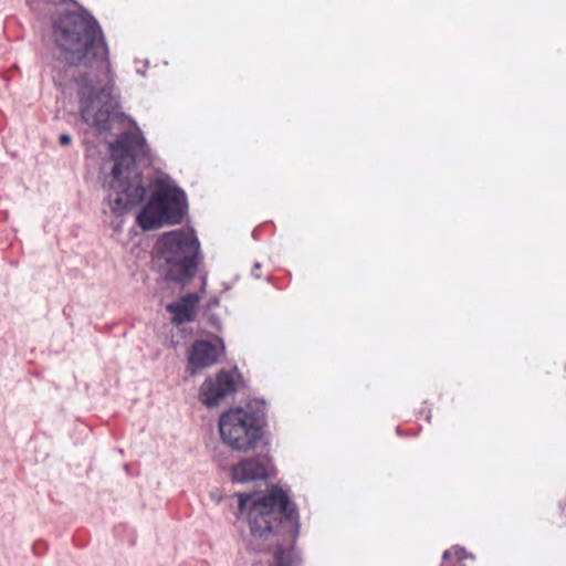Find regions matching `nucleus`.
I'll use <instances>...</instances> for the list:
<instances>
[{
	"instance_id": "f257e3e1",
	"label": "nucleus",
	"mask_w": 566,
	"mask_h": 566,
	"mask_svg": "<svg viewBox=\"0 0 566 566\" xmlns=\"http://www.w3.org/2000/svg\"><path fill=\"white\" fill-rule=\"evenodd\" d=\"M52 36L67 64L54 69L55 85L76 83L82 119L99 133L109 130L111 122L124 114L117 113L109 52L99 23L85 10L64 12L53 20Z\"/></svg>"
},
{
	"instance_id": "f03ea898",
	"label": "nucleus",
	"mask_w": 566,
	"mask_h": 566,
	"mask_svg": "<svg viewBox=\"0 0 566 566\" xmlns=\"http://www.w3.org/2000/svg\"><path fill=\"white\" fill-rule=\"evenodd\" d=\"M114 166L105 181V201L111 213L122 216L139 205L149 190L150 199L137 216L144 231L182 220L187 209L186 193L169 177L146 182L138 164L150 160V150L140 129L124 132L109 145Z\"/></svg>"
},
{
	"instance_id": "7ed1b4c3",
	"label": "nucleus",
	"mask_w": 566,
	"mask_h": 566,
	"mask_svg": "<svg viewBox=\"0 0 566 566\" xmlns=\"http://www.w3.org/2000/svg\"><path fill=\"white\" fill-rule=\"evenodd\" d=\"M239 507L237 527L244 534L248 527L251 537L248 547L263 549L253 542L275 539L274 565L258 560L251 566H292L294 563L293 544L300 533V516L290 494H238Z\"/></svg>"
},
{
	"instance_id": "20e7f679",
	"label": "nucleus",
	"mask_w": 566,
	"mask_h": 566,
	"mask_svg": "<svg viewBox=\"0 0 566 566\" xmlns=\"http://www.w3.org/2000/svg\"><path fill=\"white\" fill-rule=\"evenodd\" d=\"M199 250L193 231L166 232L156 243L154 263L166 281L185 284L197 272Z\"/></svg>"
},
{
	"instance_id": "39448f33",
	"label": "nucleus",
	"mask_w": 566,
	"mask_h": 566,
	"mask_svg": "<svg viewBox=\"0 0 566 566\" xmlns=\"http://www.w3.org/2000/svg\"><path fill=\"white\" fill-rule=\"evenodd\" d=\"M264 423V415L244 408H234L220 416L219 431L223 443L229 448L248 452L260 442Z\"/></svg>"
},
{
	"instance_id": "423d86ee",
	"label": "nucleus",
	"mask_w": 566,
	"mask_h": 566,
	"mask_svg": "<svg viewBox=\"0 0 566 566\" xmlns=\"http://www.w3.org/2000/svg\"><path fill=\"white\" fill-rule=\"evenodd\" d=\"M274 471L272 459L268 454L245 458L232 467V479L238 483L266 480Z\"/></svg>"
},
{
	"instance_id": "0eeeda50",
	"label": "nucleus",
	"mask_w": 566,
	"mask_h": 566,
	"mask_svg": "<svg viewBox=\"0 0 566 566\" xmlns=\"http://www.w3.org/2000/svg\"><path fill=\"white\" fill-rule=\"evenodd\" d=\"M235 391L230 373L221 370L214 378H207L200 387V401L209 408L217 407L227 396Z\"/></svg>"
},
{
	"instance_id": "6e6552de",
	"label": "nucleus",
	"mask_w": 566,
	"mask_h": 566,
	"mask_svg": "<svg viewBox=\"0 0 566 566\" xmlns=\"http://www.w3.org/2000/svg\"><path fill=\"white\" fill-rule=\"evenodd\" d=\"M217 359L216 347L208 340H198L189 350L188 364L191 373L195 374L198 369L212 366Z\"/></svg>"
},
{
	"instance_id": "1a4fd4ad",
	"label": "nucleus",
	"mask_w": 566,
	"mask_h": 566,
	"mask_svg": "<svg viewBox=\"0 0 566 566\" xmlns=\"http://www.w3.org/2000/svg\"><path fill=\"white\" fill-rule=\"evenodd\" d=\"M167 311L174 315L172 321L176 324H182L193 319V312L187 306V304L180 301L168 304Z\"/></svg>"
},
{
	"instance_id": "9d476101",
	"label": "nucleus",
	"mask_w": 566,
	"mask_h": 566,
	"mask_svg": "<svg viewBox=\"0 0 566 566\" xmlns=\"http://www.w3.org/2000/svg\"><path fill=\"white\" fill-rule=\"evenodd\" d=\"M442 566H464L461 560L467 557V554L461 547H453L443 553Z\"/></svg>"
},
{
	"instance_id": "9b49d317",
	"label": "nucleus",
	"mask_w": 566,
	"mask_h": 566,
	"mask_svg": "<svg viewBox=\"0 0 566 566\" xmlns=\"http://www.w3.org/2000/svg\"><path fill=\"white\" fill-rule=\"evenodd\" d=\"M199 297L196 294H188L187 296L182 297L180 302L187 304V306L193 312V308L196 304L198 303Z\"/></svg>"
},
{
	"instance_id": "f8f14e48",
	"label": "nucleus",
	"mask_w": 566,
	"mask_h": 566,
	"mask_svg": "<svg viewBox=\"0 0 566 566\" xmlns=\"http://www.w3.org/2000/svg\"><path fill=\"white\" fill-rule=\"evenodd\" d=\"M199 297L196 294H188L187 296L182 297L180 302L187 304V306L193 312V308L196 304L198 303Z\"/></svg>"
},
{
	"instance_id": "ddd939ff",
	"label": "nucleus",
	"mask_w": 566,
	"mask_h": 566,
	"mask_svg": "<svg viewBox=\"0 0 566 566\" xmlns=\"http://www.w3.org/2000/svg\"><path fill=\"white\" fill-rule=\"evenodd\" d=\"M71 142H72V138H71V136L69 134H62L60 136V144L62 146H67V145L71 144Z\"/></svg>"
},
{
	"instance_id": "4468645a",
	"label": "nucleus",
	"mask_w": 566,
	"mask_h": 566,
	"mask_svg": "<svg viewBox=\"0 0 566 566\" xmlns=\"http://www.w3.org/2000/svg\"><path fill=\"white\" fill-rule=\"evenodd\" d=\"M254 268H255V270H259L260 269V263H255Z\"/></svg>"
}]
</instances>
